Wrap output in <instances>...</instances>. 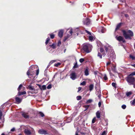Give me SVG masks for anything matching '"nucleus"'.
<instances>
[{"mask_svg": "<svg viewBox=\"0 0 135 135\" xmlns=\"http://www.w3.org/2000/svg\"><path fill=\"white\" fill-rule=\"evenodd\" d=\"M84 61V59L83 58L80 59L79 60V61L81 63L83 62Z\"/></svg>", "mask_w": 135, "mask_h": 135, "instance_id": "nucleus-44", "label": "nucleus"}, {"mask_svg": "<svg viewBox=\"0 0 135 135\" xmlns=\"http://www.w3.org/2000/svg\"><path fill=\"white\" fill-rule=\"evenodd\" d=\"M107 133V130L104 131L100 135H106Z\"/></svg>", "mask_w": 135, "mask_h": 135, "instance_id": "nucleus-27", "label": "nucleus"}, {"mask_svg": "<svg viewBox=\"0 0 135 135\" xmlns=\"http://www.w3.org/2000/svg\"><path fill=\"white\" fill-rule=\"evenodd\" d=\"M129 75L132 76H133L135 75V71L131 73Z\"/></svg>", "mask_w": 135, "mask_h": 135, "instance_id": "nucleus-38", "label": "nucleus"}, {"mask_svg": "<svg viewBox=\"0 0 135 135\" xmlns=\"http://www.w3.org/2000/svg\"><path fill=\"white\" fill-rule=\"evenodd\" d=\"M47 50L50 53H52L51 51L52 49L51 48V47L49 45V46L47 47Z\"/></svg>", "mask_w": 135, "mask_h": 135, "instance_id": "nucleus-21", "label": "nucleus"}, {"mask_svg": "<svg viewBox=\"0 0 135 135\" xmlns=\"http://www.w3.org/2000/svg\"><path fill=\"white\" fill-rule=\"evenodd\" d=\"M35 78V77L34 76H33L32 77V78H30V80L31 79V82L30 83V82H29V84H35V80H32V79H33L34 78Z\"/></svg>", "mask_w": 135, "mask_h": 135, "instance_id": "nucleus-17", "label": "nucleus"}, {"mask_svg": "<svg viewBox=\"0 0 135 135\" xmlns=\"http://www.w3.org/2000/svg\"><path fill=\"white\" fill-rule=\"evenodd\" d=\"M70 35L69 34H67V36L64 37V41H65L67 40L70 37Z\"/></svg>", "mask_w": 135, "mask_h": 135, "instance_id": "nucleus-23", "label": "nucleus"}, {"mask_svg": "<svg viewBox=\"0 0 135 135\" xmlns=\"http://www.w3.org/2000/svg\"><path fill=\"white\" fill-rule=\"evenodd\" d=\"M85 31L86 32H87L88 33V35H91V33L89 31H88L86 30H85Z\"/></svg>", "mask_w": 135, "mask_h": 135, "instance_id": "nucleus-52", "label": "nucleus"}, {"mask_svg": "<svg viewBox=\"0 0 135 135\" xmlns=\"http://www.w3.org/2000/svg\"><path fill=\"white\" fill-rule=\"evenodd\" d=\"M110 62H108L107 63V66H108L110 64Z\"/></svg>", "mask_w": 135, "mask_h": 135, "instance_id": "nucleus-61", "label": "nucleus"}, {"mask_svg": "<svg viewBox=\"0 0 135 135\" xmlns=\"http://www.w3.org/2000/svg\"><path fill=\"white\" fill-rule=\"evenodd\" d=\"M47 69H46L44 71V74L45 75L46 74V73L47 71Z\"/></svg>", "mask_w": 135, "mask_h": 135, "instance_id": "nucleus-57", "label": "nucleus"}, {"mask_svg": "<svg viewBox=\"0 0 135 135\" xmlns=\"http://www.w3.org/2000/svg\"><path fill=\"white\" fill-rule=\"evenodd\" d=\"M49 46L53 49L56 48V44L55 43H53L52 45H50Z\"/></svg>", "mask_w": 135, "mask_h": 135, "instance_id": "nucleus-26", "label": "nucleus"}, {"mask_svg": "<svg viewBox=\"0 0 135 135\" xmlns=\"http://www.w3.org/2000/svg\"><path fill=\"white\" fill-rule=\"evenodd\" d=\"M131 66L135 68V64L131 65Z\"/></svg>", "mask_w": 135, "mask_h": 135, "instance_id": "nucleus-64", "label": "nucleus"}, {"mask_svg": "<svg viewBox=\"0 0 135 135\" xmlns=\"http://www.w3.org/2000/svg\"><path fill=\"white\" fill-rule=\"evenodd\" d=\"M15 130V128H13L11 130V131L12 132H13Z\"/></svg>", "mask_w": 135, "mask_h": 135, "instance_id": "nucleus-58", "label": "nucleus"}, {"mask_svg": "<svg viewBox=\"0 0 135 135\" xmlns=\"http://www.w3.org/2000/svg\"><path fill=\"white\" fill-rule=\"evenodd\" d=\"M25 89V87L22 86V85H20L18 88L17 90L18 91V92L21 91H23Z\"/></svg>", "mask_w": 135, "mask_h": 135, "instance_id": "nucleus-11", "label": "nucleus"}, {"mask_svg": "<svg viewBox=\"0 0 135 135\" xmlns=\"http://www.w3.org/2000/svg\"><path fill=\"white\" fill-rule=\"evenodd\" d=\"M101 104H102L101 102L100 101L99 102L98 104V106L99 107H101Z\"/></svg>", "mask_w": 135, "mask_h": 135, "instance_id": "nucleus-54", "label": "nucleus"}, {"mask_svg": "<svg viewBox=\"0 0 135 135\" xmlns=\"http://www.w3.org/2000/svg\"><path fill=\"white\" fill-rule=\"evenodd\" d=\"M94 88L93 85H89V90L90 91H92Z\"/></svg>", "mask_w": 135, "mask_h": 135, "instance_id": "nucleus-29", "label": "nucleus"}, {"mask_svg": "<svg viewBox=\"0 0 135 135\" xmlns=\"http://www.w3.org/2000/svg\"><path fill=\"white\" fill-rule=\"evenodd\" d=\"M86 84V82L85 81H83L80 84Z\"/></svg>", "mask_w": 135, "mask_h": 135, "instance_id": "nucleus-55", "label": "nucleus"}, {"mask_svg": "<svg viewBox=\"0 0 135 135\" xmlns=\"http://www.w3.org/2000/svg\"><path fill=\"white\" fill-rule=\"evenodd\" d=\"M64 30H61L59 32L58 36L60 38H61L63 35Z\"/></svg>", "mask_w": 135, "mask_h": 135, "instance_id": "nucleus-14", "label": "nucleus"}, {"mask_svg": "<svg viewBox=\"0 0 135 135\" xmlns=\"http://www.w3.org/2000/svg\"><path fill=\"white\" fill-rule=\"evenodd\" d=\"M112 85L113 87H114L115 89L117 87V86H116L117 85Z\"/></svg>", "mask_w": 135, "mask_h": 135, "instance_id": "nucleus-60", "label": "nucleus"}, {"mask_svg": "<svg viewBox=\"0 0 135 135\" xmlns=\"http://www.w3.org/2000/svg\"><path fill=\"white\" fill-rule=\"evenodd\" d=\"M122 108L123 109H125L126 107V105H125L123 104L122 106Z\"/></svg>", "mask_w": 135, "mask_h": 135, "instance_id": "nucleus-43", "label": "nucleus"}, {"mask_svg": "<svg viewBox=\"0 0 135 135\" xmlns=\"http://www.w3.org/2000/svg\"><path fill=\"white\" fill-rule=\"evenodd\" d=\"M82 46V51L83 50L87 53L91 51L92 46L90 44L85 43L83 44Z\"/></svg>", "mask_w": 135, "mask_h": 135, "instance_id": "nucleus-3", "label": "nucleus"}, {"mask_svg": "<svg viewBox=\"0 0 135 135\" xmlns=\"http://www.w3.org/2000/svg\"><path fill=\"white\" fill-rule=\"evenodd\" d=\"M90 106L89 105H85L84 106V107L85 108V109L84 110V111H85L87 110L89 108V107Z\"/></svg>", "mask_w": 135, "mask_h": 135, "instance_id": "nucleus-33", "label": "nucleus"}, {"mask_svg": "<svg viewBox=\"0 0 135 135\" xmlns=\"http://www.w3.org/2000/svg\"><path fill=\"white\" fill-rule=\"evenodd\" d=\"M76 99L77 100H80L81 99V97L80 96H78L76 97Z\"/></svg>", "mask_w": 135, "mask_h": 135, "instance_id": "nucleus-39", "label": "nucleus"}, {"mask_svg": "<svg viewBox=\"0 0 135 135\" xmlns=\"http://www.w3.org/2000/svg\"><path fill=\"white\" fill-rule=\"evenodd\" d=\"M123 35L126 39L131 40V37L133 36L134 35L133 32L131 30H128L126 31L125 30L122 31Z\"/></svg>", "mask_w": 135, "mask_h": 135, "instance_id": "nucleus-2", "label": "nucleus"}, {"mask_svg": "<svg viewBox=\"0 0 135 135\" xmlns=\"http://www.w3.org/2000/svg\"><path fill=\"white\" fill-rule=\"evenodd\" d=\"M125 17H128V15L127 14H125Z\"/></svg>", "mask_w": 135, "mask_h": 135, "instance_id": "nucleus-62", "label": "nucleus"}, {"mask_svg": "<svg viewBox=\"0 0 135 135\" xmlns=\"http://www.w3.org/2000/svg\"><path fill=\"white\" fill-rule=\"evenodd\" d=\"M132 94V92L131 91L127 92L126 93V95L127 97H129Z\"/></svg>", "mask_w": 135, "mask_h": 135, "instance_id": "nucleus-25", "label": "nucleus"}, {"mask_svg": "<svg viewBox=\"0 0 135 135\" xmlns=\"http://www.w3.org/2000/svg\"><path fill=\"white\" fill-rule=\"evenodd\" d=\"M89 39L90 41H92L93 40V37L91 36L89 37Z\"/></svg>", "mask_w": 135, "mask_h": 135, "instance_id": "nucleus-41", "label": "nucleus"}, {"mask_svg": "<svg viewBox=\"0 0 135 135\" xmlns=\"http://www.w3.org/2000/svg\"><path fill=\"white\" fill-rule=\"evenodd\" d=\"M3 114L2 111H1L0 110V119H2V116Z\"/></svg>", "mask_w": 135, "mask_h": 135, "instance_id": "nucleus-45", "label": "nucleus"}, {"mask_svg": "<svg viewBox=\"0 0 135 135\" xmlns=\"http://www.w3.org/2000/svg\"><path fill=\"white\" fill-rule=\"evenodd\" d=\"M130 103L131 105L133 106H134L135 103V99H134L133 100L131 101Z\"/></svg>", "mask_w": 135, "mask_h": 135, "instance_id": "nucleus-28", "label": "nucleus"}, {"mask_svg": "<svg viewBox=\"0 0 135 135\" xmlns=\"http://www.w3.org/2000/svg\"><path fill=\"white\" fill-rule=\"evenodd\" d=\"M70 77L73 80H74L76 78V75L75 72L72 73L70 74Z\"/></svg>", "mask_w": 135, "mask_h": 135, "instance_id": "nucleus-13", "label": "nucleus"}, {"mask_svg": "<svg viewBox=\"0 0 135 135\" xmlns=\"http://www.w3.org/2000/svg\"><path fill=\"white\" fill-rule=\"evenodd\" d=\"M48 35L50 36V38L51 39L54 38L55 37V35L52 33L48 34Z\"/></svg>", "mask_w": 135, "mask_h": 135, "instance_id": "nucleus-32", "label": "nucleus"}, {"mask_svg": "<svg viewBox=\"0 0 135 135\" xmlns=\"http://www.w3.org/2000/svg\"><path fill=\"white\" fill-rule=\"evenodd\" d=\"M15 100L16 102L18 103H20L21 102L22 99L19 98L18 97H16L15 98Z\"/></svg>", "mask_w": 135, "mask_h": 135, "instance_id": "nucleus-16", "label": "nucleus"}, {"mask_svg": "<svg viewBox=\"0 0 135 135\" xmlns=\"http://www.w3.org/2000/svg\"><path fill=\"white\" fill-rule=\"evenodd\" d=\"M38 133L39 134H42L46 135L49 134L47 131H46L42 129H39L38 131Z\"/></svg>", "mask_w": 135, "mask_h": 135, "instance_id": "nucleus-8", "label": "nucleus"}, {"mask_svg": "<svg viewBox=\"0 0 135 135\" xmlns=\"http://www.w3.org/2000/svg\"><path fill=\"white\" fill-rule=\"evenodd\" d=\"M52 87L51 85H48L47 87L48 89H51Z\"/></svg>", "mask_w": 135, "mask_h": 135, "instance_id": "nucleus-53", "label": "nucleus"}, {"mask_svg": "<svg viewBox=\"0 0 135 135\" xmlns=\"http://www.w3.org/2000/svg\"><path fill=\"white\" fill-rule=\"evenodd\" d=\"M78 66L77 64V63H76L73 66V68H78Z\"/></svg>", "mask_w": 135, "mask_h": 135, "instance_id": "nucleus-46", "label": "nucleus"}, {"mask_svg": "<svg viewBox=\"0 0 135 135\" xmlns=\"http://www.w3.org/2000/svg\"><path fill=\"white\" fill-rule=\"evenodd\" d=\"M129 57L130 58H132V60H135V56H134L132 55H130Z\"/></svg>", "mask_w": 135, "mask_h": 135, "instance_id": "nucleus-40", "label": "nucleus"}, {"mask_svg": "<svg viewBox=\"0 0 135 135\" xmlns=\"http://www.w3.org/2000/svg\"><path fill=\"white\" fill-rule=\"evenodd\" d=\"M61 44V41H59L58 42V43H57V46H60Z\"/></svg>", "mask_w": 135, "mask_h": 135, "instance_id": "nucleus-51", "label": "nucleus"}, {"mask_svg": "<svg viewBox=\"0 0 135 135\" xmlns=\"http://www.w3.org/2000/svg\"><path fill=\"white\" fill-rule=\"evenodd\" d=\"M35 71L29 69L28 70L27 74L30 78H31L32 76H33V75H34Z\"/></svg>", "mask_w": 135, "mask_h": 135, "instance_id": "nucleus-6", "label": "nucleus"}, {"mask_svg": "<svg viewBox=\"0 0 135 135\" xmlns=\"http://www.w3.org/2000/svg\"><path fill=\"white\" fill-rule=\"evenodd\" d=\"M69 32L70 34V36H71L72 35L73 33L72 29H70L69 31Z\"/></svg>", "mask_w": 135, "mask_h": 135, "instance_id": "nucleus-48", "label": "nucleus"}, {"mask_svg": "<svg viewBox=\"0 0 135 135\" xmlns=\"http://www.w3.org/2000/svg\"><path fill=\"white\" fill-rule=\"evenodd\" d=\"M112 70L115 72H116L115 66H114L113 68L112 69Z\"/></svg>", "mask_w": 135, "mask_h": 135, "instance_id": "nucleus-37", "label": "nucleus"}, {"mask_svg": "<svg viewBox=\"0 0 135 135\" xmlns=\"http://www.w3.org/2000/svg\"><path fill=\"white\" fill-rule=\"evenodd\" d=\"M115 38H117V39L119 41H122L124 43L126 42L125 40L121 36H119L117 37V36H116Z\"/></svg>", "mask_w": 135, "mask_h": 135, "instance_id": "nucleus-10", "label": "nucleus"}, {"mask_svg": "<svg viewBox=\"0 0 135 135\" xmlns=\"http://www.w3.org/2000/svg\"><path fill=\"white\" fill-rule=\"evenodd\" d=\"M81 88L80 87H79L78 88V91L77 92H79L81 90Z\"/></svg>", "mask_w": 135, "mask_h": 135, "instance_id": "nucleus-56", "label": "nucleus"}, {"mask_svg": "<svg viewBox=\"0 0 135 135\" xmlns=\"http://www.w3.org/2000/svg\"><path fill=\"white\" fill-rule=\"evenodd\" d=\"M104 51V49L102 48H100V51L101 52H103Z\"/></svg>", "mask_w": 135, "mask_h": 135, "instance_id": "nucleus-50", "label": "nucleus"}, {"mask_svg": "<svg viewBox=\"0 0 135 135\" xmlns=\"http://www.w3.org/2000/svg\"><path fill=\"white\" fill-rule=\"evenodd\" d=\"M105 30V29L104 28H103L101 30V32L102 33H103L104 32V31Z\"/></svg>", "mask_w": 135, "mask_h": 135, "instance_id": "nucleus-59", "label": "nucleus"}, {"mask_svg": "<svg viewBox=\"0 0 135 135\" xmlns=\"http://www.w3.org/2000/svg\"><path fill=\"white\" fill-rule=\"evenodd\" d=\"M96 120V118L95 117L92 120V123H95V121Z\"/></svg>", "mask_w": 135, "mask_h": 135, "instance_id": "nucleus-49", "label": "nucleus"}, {"mask_svg": "<svg viewBox=\"0 0 135 135\" xmlns=\"http://www.w3.org/2000/svg\"><path fill=\"white\" fill-rule=\"evenodd\" d=\"M96 115L97 118H100V113L99 112V111H98L96 113Z\"/></svg>", "mask_w": 135, "mask_h": 135, "instance_id": "nucleus-24", "label": "nucleus"}, {"mask_svg": "<svg viewBox=\"0 0 135 135\" xmlns=\"http://www.w3.org/2000/svg\"><path fill=\"white\" fill-rule=\"evenodd\" d=\"M85 75L87 76L89 75V73L88 69L87 68H86L84 71Z\"/></svg>", "mask_w": 135, "mask_h": 135, "instance_id": "nucleus-22", "label": "nucleus"}, {"mask_svg": "<svg viewBox=\"0 0 135 135\" xmlns=\"http://www.w3.org/2000/svg\"><path fill=\"white\" fill-rule=\"evenodd\" d=\"M24 132L25 134L27 135H30L31 134L30 131L26 129H25Z\"/></svg>", "mask_w": 135, "mask_h": 135, "instance_id": "nucleus-12", "label": "nucleus"}, {"mask_svg": "<svg viewBox=\"0 0 135 135\" xmlns=\"http://www.w3.org/2000/svg\"><path fill=\"white\" fill-rule=\"evenodd\" d=\"M28 88L30 90L33 91H35V88L33 86H31V85H29Z\"/></svg>", "mask_w": 135, "mask_h": 135, "instance_id": "nucleus-19", "label": "nucleus"}, {"mask_svg": "<svg viewBox=\"0 0 135 135\" xmlns=\"http://www.w3.org/2000/svg\"><path fill=\"white\" fill-rule=\"evenodd\" d=\"M122 24V23H120L118 24L117 26L116 27L115 29V31H116L117 30H118L119 28L120 27V26H121V25Z\"/></svg>", "mask_w": 135, "mask_h": 135, "instance_id": "nucleus-20", "label": "nucleus"}, {"mask_svg": "<svg viewBox=\"0 0 135 135\" xmlns=\"http://www.w3.org/2000/svg\"><path fill=\"white\" fill-rule=\"evenodd\" d=\"M50 40V38L49 37H48L46 39V42H45V43L46 45H47V43H48L49 42V41Z\"/></svg>", "mask_w": 135, "mask_h": 135, "instance_id": "nucleus-35", "label": "nucleus"}, {"mask_svg": "<svg viewBox=\"0 0 135 135\" xmlns=\"http://www.w3.org/2000/svg\"><path fill=\"white\" fill-rule=\"evenodd\" d=\"M93 102V100L91 99H89L86 102V104H88L90 103Z\"/></svg>", "mask_w": 135, "mask_h": 135, "instance_id": "nucleus-31", "label": "nucleus"}, {"mask_svg": "<svg viewBox=\"0 0 135 135\" xmlns=\"http://www.w3.org/2000/svg\"><path fill=\"white\" fill-rule=\"evenodd\" d=\"M26 94V92L25 91H19L18 93V95L20 96L21 95L25 94Z\"/></svg>", "mask_w": 135, "mask_h": 135, "instance_id": "nucleus-18", "label": "nucleus"}, {"mask_svg": "<svg viewBox=\"0 0 135 135\" xmlns=\"http://www.w3.org/2000/svg\"><path fill=\"white\" fill-rule=\"evenodd\" d=\"M83 23L84 25H89L90 23V21L89 19L88 18H84L83 20Z\"/></svg>", "mask_w": 135, "mask_h": 135, "instance_id": "nucleus-7", "label": "nucleus"}, {"mask_svg": "<svg viewBox=\"0 0 135 135\" xmlns=\"http://www.w3.org/2000/svg\"><path fill=\"white\" fill-rule=\"evenodd\" d=\"M97 56L98 57H99L100 59L102 58V55L99 52L98 53Z\"/></svg>", "mask_w": 135, "mask_h": 135, "instance_id": "nucleus-36", "label": "nucleus"}, {"mask_svg": "<svg viewBox=\"0 0 135 135\" xmlns=\"http://www.w3.org/2000/svg\"><path fill=\"white\" fill-rule=\"evenodd\" d=\"M39 113L42 117H43L44 116V114L41 112H40Z\"/></svg>", "mask_w": 135, "mask_h": 135, "instance_id": "nucleus-42", "label": "nucleus"}, {"mask_svg": "<svg viewBox=\"0 0 135 135\" xmlns=\"http://www.w3.org/2000/svg\"><path fill=\"white\" fill-rule=\"evenodd\" d=\"M56 61V60H54L51 61L49 62L48 66H50L52 63Z\"/></svg>", "mask_w": 135, "mask_h": 135, "instance_id": "nucleus-30", "label": "nucleus"}, {"mask_svg": "<svg viewBox=\"0 0 135 135\" xmlns=\"http://www.w3.org/2000/svg\"><path fill=\"white\" fill-rule=\"evenodd\" d=\"M22 116L26 119L29 118V116L28 115V113H26L25 112H21Z\"/></svg>", "mask_w": 135, "mask_h": 135, "instance_id": "nucleus-9", "label": "nucleus"}, {"mask_svg": "<svg viewBox=\"0 0 135 135\" xmlns=\"http://www.w3.org/2000/svg\"><path fill=\"white\" fill-rule=\"evenodd\" d=\"M61 64V63L60 62H58L57 64H54V66L55 67H57L59 66H60Z\"/></svg>", "mask_w": 135, "mask_h": 135, "instance_id": "nucleus-34", "label": "nucleus"}, {"mask_svg": "<svg viewBox=\"0 0 135 135\" xmlns=\"http://www.w3.org/2000/svg\"><path fill=\"white\" fill-rule=\"evenodd\" d=\"M40 88L41 90H45L46 89V86L45 85H43L41 86V85H37Z\"/></svg>", "mask_w": 135, "mask_h": 135, "instance_id": "nucleus-15", "label": "nucleus"}, {"mask_svg": "<svg viewBox=\"0 0 135 135\" xmlns=\"http://www.w3.org/2000/svg\"><path fill=\"white\" fill-rule=\"evenodd\" d=\"M30 70H33L35 71H36V75H37L39 73V70L38 66L36 65H32L30 68Z\"/></svg>", "mask_w": 135, "mask_h": 135, "instance_id": "nucleus-5", "label": "nucleus"}, {"mask_svg": "<svg viewBox=\"0 0 135 135\" xmlns=\"http://www.w3.org/2000/svg\"><path fill=\"white\" fill-rule=\"evenodd\" d=\"M127 82L131 84H134L135 83V78L133 76L128 75L126 78Z\"/></svg>", "mask_w": 135, "mask_h": 135, "instance_id": "nucleus-4", "label": "nucleus"}, {"mask_svg": "<svg viewBox=\"0 0 135 135\" xmlns=\"http://www.w3.org/2000/svg\"><path fill=\"white\" fill-rule=\"evenodd\" d=\"M56 74H55V75H54V77L53 78V80L55 77L56 76Z\"/></svg>", "mask_w": 135, "mask_h": 135, "instance_id": "nucleus-63", "label": "nucleus"}, {"mask_svg": "<svg viewBox=\"0 0 135 135\" xmlns=\"http://www.w3.org/2000/svg\"><path fill=\"white\" fill-rule=\"evenodd\" d=\"M104 49L106 51V54H107V56L108 59L110 60H112L113 61L115 58V55L114 51L112 50H108V48L106 46H105Z\"/></svg>", "mask_w": 135, "mask_h": 135, "instance_id": "nucleus-1", "label": "nucleus"}, {"mask_svg": "<svg viewBox=\"0 0 135 135\" xmlns=\"http://www.w3.org/2000/svg\"><path fill=\"white\" fill-rule=\"evenodd\" d=\"M103 79L104 80H106L108 78L107 76V75L105 74L104 75V76L103 77Z\"/></svg>", "mask_w": 135, "mask_h": 135, "instance_id": "nucleus-47", "label": "nucleus"}]
</instances>
